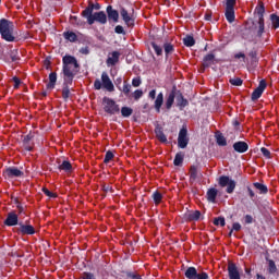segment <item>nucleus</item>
<instances>
[{
	"mask_svg": "<svg viewBox=\"0 0 279 279\" xmlns=\"http://www.w3.org/2000/svg\"><path fill=\"white\" fill-rule=\"evenodd\" d=\"M132 112H133V110L130 107H123L121 109V114H122V117H125V118L132 117Z\"/></svg>",
	"mask_w": 279,
	"mask_h": 279,
	"instance_id": "obj_34",
	"label": "nucleus"
},
{
	"mask_svg": "<svg viewBox=\"0 0 279 279\" xmlns=\"http://www.w3.org/2000/svg\"><path fill=\"white\" fill-rule=\"evenodd\" d=\"M196 279H208V274L206 272H202L196 275Z\"/></svg>",
	"mask_w": 279,
	"mask_h": 279,
	"instance_id": "obj_59",
	"label": "nucleus"
},
{
	"mask_svg": "<svg viewBox=\"0 0 279 279\" xmlns=\"http://www.w3.org/2000/svg\"><path fill=\"white\" fill-rule=\"evenodd\" d=\"M271 23H272V27H275V29H278V27H279V16L278 15H271Z\"/></svg>",
	"mask_w": 279,
	"mask_h": 279,
	"instance_id": "obj_39",
	"label": "nucleus"
},
{
	"mask_svg": "<svg viewBox=\"0 0 279 279\" xmlns=\"http://www.w3.org/2000/svg\"><path fill=\"white\" fill-rule=\"evenodd\" d=\"M225 16L229 23H234V9L226 8Z\"/></svg>",
	"mask_w": 279,
	"mask_h": 279,
	"instance_id": "obj_25",
	"label": "nucleus"
},
{
	"mask_svg": "<svg viewBox=\"0 0 279 279\" xmlns=\"http://www.w3.org/2000/svg\"><path fill=\"white\" fill-rule=\"evenodd\" d=\"M59 169L60 171H65L69 173L73 169V166H71V162L63 160L61 163L59 162Z\"/></svg>",
	"mask_w": 279,
	"mask_h": 279,
	"instance_id": "obj_24",
	"label": "nucleus"
},
{
	"mask_svg": "<svg viewBox=\"0 0 279 279\" xmlns=\"http://www.w3.org/2000/svg\"><path fill=\"white\" fill-rule=\"evenodd\" d=\"M234 151H238V154H245L247 151L248 146L245 142H236L233 144Z\"/></svg>",
	"mask_w": 279,
	"mask_h": 279,
	"instance_id": "obj_14",
	"label": "nucleus"
},
{
	"mask_svg": "<svg viewBox=\"0 0 279 279\" xmlns=\"http://www.w3.org/2000/svg\"><path fill=\"white\" fill-rule=\"evenodd\" d=\"M234 5H236V0H226L227 9H234Z\"/></svg>",
	"mask_w": 279,
	"mask_h": 279,
	"instance_id": "obj_44",
	"label": "nucleus"
},
{
	"mask_svg": "<svg viewBox=\"0 0 279 279\" xmlns=\"http://www.w3.org/2000/svg\"><path fill=\"white\" fill-rule=\"evenodd\" d=\"M183 43H184L185 47H193V45H195V39L193 38V36H186L183 39Z\"/></svg>",
	"mask_w": 279,
	"mask_h": 279,
	"instance_id": "obj_33",
	"label": "nucleus"
},
{
	"mask_svg": "<svg viewBox=\"0 0 279 279\" xmlns=\"http://www.w3.org/2000/svg\"><path fill=\"white\" fill-rule=\"evenodd\" d=\"M77 69H80V64L77 63V59H75V57H63L64 82L71 84V82H73V77H75V73H77Z\"/></svg>",
	"mask_w": 279,
	"mask_h": 279,
	"instance_id": "obj_1",
	"label": "nucleus"
},
{
	"mask_svg": "<svg viewBox=\"0 0 279 279\" xmlns=\"http://www.w3.org/2000/svg\"><path fill=\"white\" fill-rule=\"evenodd\" d=\"M230 84H232V86H241L243 84V80L240 77L230 78Z\"/></svg>",
	"mask_w": 279,
	"mask_h": 279,
	"instance_id": "obj_37",
	"label": "nucleus"
},
{
	"mask_svg": "<svg viewBox=\"0 0 279 279\" xmlns=\"http://www.w3.org/2000/svg\"><path fill=\"white\" fill-rule=\"evenodd\" d=\"M232 230H235V232H239V230H241V223L239 222L233 223Z\"/></svg>",
	"mask_w": 279,
	"mask_h": 279,
	"instance_id": "obj_60",
	"label": "nucleus"
},
{
	"mask_svg": "<svg viewBox=\"0 0 279 279\" xmlns=\"http://www.w3.org/2000/svg\"><path fill=\"white\" fill-rule=\"evenodd\" d=\"M248 195L250 197H254V191H252V189L248 187Z\"/></svg>",
	"mask_w": 279,
	"mask_h": 279,
	"instance_id": "obj_64",
	"label": "nucleus"
},
{
	"mask_svg": "<svg viewBox=\"0 0 279 279\" xmlns=\"http://www.w3.org/2000/svg\"><path fill=\"white\" fill-rule=\"evenodd\" d=\"M33 138H34V135H32V133L24 136V145H25V149H27V151H32V146H28V144H29V141H32Z\"/></svg>",
	"mask_w": 279,
	"mask_h": 279,
	"instance_id": "obj_31",
	"label": "nucleus"
},
{
	"mask_svg": "<svg viewBox=\"0 0 279 279\" xmlns=\"http://www.w3.org/2000/svg\"><path fill=\"white\" fill-rule=\"evenodd\" d=\"M197 269H195V267H189L185 270V278L187 279H197Z\"/></svg>",
	"mask_w": 279,
	"mask_h": 279,
	"instance_id": "obj_21",
	"label": "nucleus"
},
{
	"mask_svg": "<svg viewBox=\"0 0 279 279\" xmlns=\"http://www.w3.org/2000/svg\"><path fill=\"white\" fill-rule=\"evenodd\" d=\"M153 49L157 56H162V48H160V46L153 44Z\"/></svg>",
	"mask_w": 279,
	"mask_h": 279,
	"instance_id": "obj_45",
	"label": "nucleus"
},
{
	"mask_svg": "<svg viewBox=\"0 0 279 279\" xmlns=\"http://www.w3.org/2000/svg\"><path fill=\"white\" fill-rule=\"evenodd\" d=\"M229 279H241V274L235 264L230 263L228 265Z\"/></svg>",
	"mask_w": 279,
	"mask_h": 279,
	"instance_id": "obj_9",
	"label": "nucleus"
},
{
	"mask_svg": "<svg viewBox=\"0 0 279 279\" xmlns=\"http://www.w3.org/2000/svg\"><path fill=\"white\" fill-rule=\"evenodd\" d=\"M56 82H58V74H56V72H51L49 74V83L47 84V88L50 90L56 88Z\"/></svg>",
	"mask_w": 279,
	"mask_h": 279,
	"instance_id": "obj_18",
	"label": "nucleus"
},
{
	"mask_svg": "<svg viewBox=\"0 0 279 279\" xmlns=\"http://www.w3.org/2000/svg\"><path fill=\"white\" fill-rule=\"evenodd\" d=\"M107 14L109 21H112L113 23H119V12L112 9L111 5L107 7Z\"/></svg>",
	"mask_w": 279,
	"mask_h": 279,
	"instance_id": "obj_12",
	"label": "nucleus"
},
{
	"mask_svg": "<svg viewBox=\"0 0 279 279\" xmlns=\"http://www.w3.org/2000/svg\"><path fill=\"white\" fill-rule=\"evenodd\" d=\"M207 199L208 202L215 203V199H217V189L208 190Z\"/></svg>",
	"mask_w": 279,
	"mask_h": 279,
	"instance_id": "obj_27",
	"label": "nucleus"
},
{
	"mask_svg": "<svg viewBox=\"0 0 279 279\" xmlns=\"http://www.w3.org/2000/svg\"><path fill=\"white\" fill-rule=\"evenodd\" d=\"M199 217H202V213L195 210L185 213L183 219H185V221H199Z\"/></svg>",
	"mask_w": 279,
	"mask_h": 279,
	"instance_id": "obj_11",
	"label": "nucleus"
},
{
	"mask_svg": "<svg viewBox=\"0 0 279 279\" xmlns=\"http://www.w3.org/2000/svg\"><path fill=\"white\" fill-rule=\"evenodd\" d=\"M184 162V155L182 153H178L174 157V166L180 167Z\"/></svg>",
	"mask_w": 279,
	"mask_h": 279,
	"instance_id": "obj_30",
	"label": "nucleus"
},
{
	"mask_svg": "<svg viewBox=\"0 0 279 279\" xmlns=\"http://www.w3.org/2000/svg\"><path fill=\"white\" fill-rule=\"evenodd\" d=\"M214 225L221 226V227L226 226V218L225 217L215 218Z\"/></svg>",
	"mask_w": 279,
	"mask_h": 279,
	"instance_id": "obj_35",
	"label": "nucleus"
},
{
	"mask_svg": "<svg viewBox=\"0 0 279 279\" xmlns=\"http://www.w3.org/2000/svg\"><path fill=\"white\" fill-rule=\"evenodd\" d=\"M189 101L186 99H183L182 97H180V100H179V106L181 108H185V106H187Z\"/></svg>",
	"mask_w": 279,
	"mask_h": 279,
	"instance_id": "obj_54",
	"label": "nucleus"
},
{
	"mask_svg": "<svg viewBox=\"0 0 279 279\" xmlns=\"http://www.w3.org/2000/svg\"><path fill=\"white\" fill-rule=\"evenodd\" d=\"M71 95V92L69 90V87H64L62 92L63 99H66Z\"/></svg>",
	"mask_w": 279,
	"mask_h": 279,
	"instance_id": "obj_52",
	"label": "nucleus"
},
{
	"mask_svg": "<svg viewBox=\"0 0 279 279\" xmlns=\"http://www.w3.org/2000/svg\"><path fill=\"white\" fill-rule=\"evenodd\" d=\"M163 49H165L166 56H169V53H173V45L171 44H165Z\"/></svg>",
	"mask_w": 279,
	"mask_h": 279,
	"instance_id": "obj_38",
	"label": "nucleus"
},
{
	"mask_svg": "<svg viewBox=\"0 0 279 279\" xmlns=\"http://www.w3.org/2000/svg\"><path fill=\"white\" fill-rule=\"evenodd\" d=\"M10 58L12 62H16L19 60V52L17 51H11L10 52Z\"/></svg>",
	"mask_w": 279,
	"mask_h": 279,
	"instance_id": "obj_49",
	"label": "nucleus"
},
{
	"mask_svg": "<svg viewBox=\"0 0 279 279\" xmlns=\"http://www.w3.org/2000/svg\"><path fill=\"white\" fill-rule=\"evenodd\" d=\"M120 14H121L125 25H128L129 27L134 25V19H132V16H130V13H128V11L125 9H122L120 11Z\"/></svg>",
	"mask_w": 279,
	"mask_h": 279,
	"instance_id": "obj_16",
	"label": "nucleus"
},
{
	"mask_svg": "<svg viewBox=\"0 0 279 279\" xmlns=\"http://www.w3.org/2000/svg\"><path fill=\"white\" fill-rule=\"evenodd\" d=\"M255 14L258 17V31H257V35L258 36H263V33L265 32V19L263 17L265 14V5L264 4H259L256 9H255Z\"/></svg>",
	"mask_w": 279,
	"mask_h": 279,
	"instance_id": "obj_3",
	"label": "nucleus"
},
{
	"mask_svg": "<svg viewBox=\"0 0 279 279\" xmlns=\"http://www.w3.org/2000/svg\"><path fill=\"white\" fill-rule=\"evenodd\" d=\"M64 38L66 40H70V43H75V40L77 39V35H75V33L73 32H68V33H64Z\"/></svg>",
	"mask_w": 279,
	"mask_h": 279,
	"instance_id": "obj_32",
	"label": "nucleus"
},
{
	"mask_svg": "<svg viewBox=\"0 0 279 279\" xmlns=\"http://www.w3.org/2000/svg\"><path fill=\"white\" fill-rule=\"evenodd\" d=\"M255 189L259 191V193H267V187L260 183H254Z\"/></svg>",
	"mask_w": 279,
	"mask_h": 279,
	"instance_id": "obj_40",
	"label": "nucleus"
},
{
	"mask_svg": "<svg viewBox=\"0 0 279 279\" xmlns=\"http://www.w3.org/2000/svg\"><path fill=\"white\" fill-rule=\"evenodd\" d=\"M5 226H16L19 223V216L14 213H10L4 221Z\"/></svg>",
	"mask_w": 279,
	"mask_h": 279,
	"instance_id": "obj_17",
	"label": "nucleus"
},
{
	"mask_svg": "<svg viewBox=\"0 0 279 279\" xmlns=\"http://www.w3.org/2000/svg\"><path fill=\"white\" fill-rule=\"evenodd\" d=\"M13 82H14V88H19V86H21V80L19 77H13Z\"/></svg>",
	"mask_w": 279,
	"mask_h": 279,
	"instance_id": "obj_58",
	"label": "nucleus"
},
{
	"mask_svg": "<svg viewBox=\"0 0 279 279\" xmlns=\"http://www.w3.org/2000/svg\"><path fill=\"white\" fill-rule=\"evenodd\" d=\"M86 10H92V14L94 10H101V5H99V3L96 4H89V7L86 8Z\"/></svg>",
	"mask_w": 279,
	"mask_h": 279,
	"instance_id": "obj_47",
	"label": "nucleus"
},
{
	"mask_svg": "<svg viewBox=\"0 0 279 279\" xmlns=\"http://www.w3.org/2000/svg\"><path fill=\"white\" fill-rule=\"evenodd\" d=\"M148 96L150 99H156V89L150 90Z\"/></svg>",
	"mask_w": 279,
	"mask_h": 279,
	"instance_id": "obj_61",
	"label": "nucleus"
},
{
	"mask_svg": "<svg viewBox=\"0 0 279 279\" xmlns=\"http://www.w3.org/2000/svg\"><path fill=\"white\" fill-rule=\"evenodd\" d=\"M213 60H215V56H213V54H207V56L204 58L205 65L208 66V64H210V63L213 62Z\"/></svg>",
	"mask_w": 279,
	"mask_h": 279,
	"instance_id": "obj_43",
	"label": "nucleus"
},
{
	"mask_svg": "<svg viewBox=\"0 0 279 279\" xmlns=\"http://www.w3.org/2000/svg\"><path fill=\"white\" fill-rule=\"evenodd\" d=\"M132 88V85L128 84V82H124V85L122 87V93H124V95H130V90Z\"/></svg>",
	"mask_w": 279,
	"mask_h": 279,
	"instance_id": "obj_41",
	"label": "nucleus"
},
{
	"mask_svg": "<svg viewBox=\"0 0 279 279\" xmlns=\"http://www.w3.org/2000/svg\"><path fill=\"white\" fill-rule=\"evenodd\" d=\"M132 86H134L135 88H138V86H141V78L138 77L133 78Z\"/></svg>",
	"mask_w": 279,
	"mask_h": 279,
	"instance_id": "obj_51",
	"label": "nucleus"
},
{
	"mask_svg": "<svg viewBox=\"0 0 279 279\" xmlns=\"http://www.w3.org/2000/svg\"><path fill=\"white\" fill-rule=\"evenodd\" d=\"M133 97H134V99H136V100L141 99V98L143 97V90H141V89L135 90V92L133 93Z\"/></svg>",
	"mask_w": 279,
	"mask_h": 279,
	"instance_id": "obj_48",
	"label": "nucleus"
},
{
	"mask_svg": "<svg viewBox=\"0 0 279 279\" xmlns=\"http://www.w3.org/2000/svg\"><path fill=\"white\" fill-rule=\"evenodd\" d=\"M24 173L23 171L19 170L17 168H8L4 171V177L5 178H23Z\"/></svg>",
	"mask_w": 279,
	"mask_h": 279,
	"instance_id": "obj_10",
	"label": "nucleus"
},
{
	"mask_svg": "<svg viewBox=\"0 0 279 279\" xmlns=\"http://www.w3.org/2000/svg\"><path fill=\"white\" fill-rule=\"evenodd\" d=\"M153 199H154L155 204H160V202L162 199V194H160V192L153 193Z\"/></svg>",
	"mask_w": 279,
	"mask_h": 279,
	"instance_id": "obj_36",
	"label": "nucleus"
},
{
	"mask_svg": "<svg viewBox=\"0 0 279 279\" xmlns=\"http://www.w3.org/2000/svg\"><path fill=\"white\" fill-rule=\"evenodd\" d=\"M94 87L96 88V90H101V81L96 80L94 83Z\"/></svg>",
	"mask_w": 279,
	"mask_h": 279,
	"instance_id": "obj_56",
	"label": "nucleus"
},
{
	"mask_svg": "<svg viewBox=\"0 0 279 279\" xmlns=\"http://www.w3.org/2000/svg\"><path fill=\"white\" fill-rule=\"evenodd\" d=\"M102 104L104 110L105 112H108V114H117V112H119V105H117L114 100L110 98H104Z\"/></svg>",
	"mask_w": 279,
	"mask_h": 279,
	"instance_id": "obj_4",
	"label": "nucleus"
},
{
	"mask_svg": "<svg viewBox=\"0 0 279 279\" xmlns=\"http://www.w3.org/2000/svg\"><path fill=\"white\" fill-rule=\"evenodd\" d=\"M245 221H246V223H252V221H253L252 216H250V215L245 216Z\"/></svg>",
	"mask_w": 279,
	"mask_h": 279,
	"instance_id": "obj_62",
	"label": "nucleus"
},
{
	"mask_svg": "<svg viewBox=\"0 0 279 279\" xmlns=\"http://www.w3.org/2000/svg\"><path fill=\"white\" fill-rule=\"evenodd\" d=\"M121 54L118 51H113L111 54H109L107 59V66H114L117 62H119V57Z\"/></svg>",
	"mask_w": 279,
	"mask_h": 279,
	"instance_id": "obj_15",
	"label": "nucleus"
},
{
	"mask_svg": "<svg viewBox=\"0 0 279 279\" xmlns=\"http://www.w3.org/2000/svg\"><path fill=\"white\" fill-rule=\"evenodd\" d=\"M219 184L220 186H227V193H234V189H236V182L229 177H220Z\"/></svg>",
	"mask_w": 279,
	"mask_h": 279,
	"instance_id": "obj_5",
	"label": "nucleus"
},
{
	"mask_svg": "<svg viewBox=\"0 0 279 279\" xmlns=\"http://www.w3.org/2000/svg\"><path fill=\"white\" fill-rule=\"evenodd\" d=\"M234 58L236 59V60H245V53H243V52H239V53H235L234 54Z\"/></svg>",
	"mask_w": 279,
	"mask_h": 279,
	"instance_id": "obj_57",
	"label": "nucleus"
},
{
	"mask_svg": "<svg viewBox=\"0 0 279 279\" xmlns=\"http://www.w3.org/2000/svg\"><path fill=\"white\" fill-rule=\"evenodd\" d=\"M43 192L45 193V195H47V197H56V194L49 191L47 187H44Z\"/></svg>",
	"mask_w": 279,
	"mask_h": 279,
	"instance_id": "obj_50",
	"label": "nucleus"
},
{
	"mask_svg": "<svg viewBox=\"0 0 279 279\" xmlns=\"http://www.w3.org/2000/svg\"><path fill=\"white\" fill-rule=\"evenodd\" d=\"M265 88H267V83H265V81H260L258 87L252 94V100L256 101V99H260Z\"/></svg>",
	"mask_w": 279,
	"mask_h": 279,
	"instance_id": "obj_8",
	"label": "nucleus"
},
{
	"mask_svg": "<svg viewBox=\"0 0 279 279\" xmlns=\"http://www.w3.org/2000/svg\"><path fill=\"white\" fill-rule=\"evenodd\" d=\"M20 231L22 232V234H35L36 230L34 229V227L32 225H22L20 227Z\"/></svg>",
	"mask_w": 279,
	"mask_h": 279,
	"instance_id": "obj_19",
	"label": "nucleus"
},
{
	"mask_svg": "<svg viewBox=\"0 0 279 279\" xmlns=\"http://www.w3.org/2000/svg\"><path fill=\"white\" fill-rule=\"evenodd\" d=\"M210 19H213V15L210 13H207L205 15V21H210Z\"/></svg>",
	"mask_w": 279,
	"mask_h": 279,
	"instance_id": "obj_63",
	"label": "nucleus"
},
{
	"mask_svg": "<svg viewBox=\"0 0 279 279\" xmlns=\"http://www.w3.org/2000/svg\"><path fill=\"white\" fill-rule=\"evenodd\" d=\"M112 158H114V154L112 151L108 150L106 153L104 162L108 163L110 160H112Z\"/></svg>",
	"mask_w": 279,
	"mask_h": 279,
	"instance_id": "obj_42",
	"label": "nucleus"
},
{
	"mask_svg": "<svg viewBox=\"0 0 279 279\" xmlns=\"http://www.w3.org/2000/svg\"><path fill=\"white\" fill-rule=\"evenodd\" d=\"M190 173L192 180H199V178H202V172H199V170L195 166L191 167Z\"/></svg>",
	"mask_w": 279,
	"mask_h": 279,
	"instance_id": "obj_23",
	"label": "nucleus"
},
{
	"mask_svg": "<svg viewBox=\"0 0 279 279\" xmlns=\"http://www.w3.org/2000/svg\"><path fill=\"white\" fill-rule=\"evenodd\" d=\"M82 16L87 20L88 25H93L95 22L100 23V25H106L108 23V16L104 11L92 13V9H85L82 12Z\"/></svg>",
	"mask_w": 279,
	"mask_h": 279,
	"instance_id": "obj_2",
	"label": "nucleus"
},
{
	"mask_svg": "<svg viewBox=\"0 0 279 279\" xmlns=\"http://www.w3.org/2000/svg\"><path fill=\"white\" fill-rule=\"evenodd\" d=\"M163 101H165V96L162 95V93H159L155 100V109L157 110V112H160V108H162Z\"/></svg>",
	"mask_w": 279,
	"mask_h": 279,
	"instance_id": "obj_20",
	"label": "nucleus"
},
{
	"mask_svg": "<svg viewBox=\"0 0 279 279\" xmlns=\"http://www.w3.org/2000/svg\"><path fill=\"white\" fill-rule=\"evenodd\" d=\"M12 32L14 29L5 31V33H1V36L4 40H8V43H12L14 40V36L12 35Z\"/></svg>",
	"mask_w": 279,
	"mask_h": 279,
	"instance_id": "obj_28",
	"label": "nucleus"
},
{
	"mask_svg": "<svg viewBox=\"0 0 279 279\" xmlns=\"http://www.w3.org/2000/svg\"><path fill=\"white\" fill-rule=\"evenodd\" d=\"M116 34H125V31L123 29V26L118 25L114 28Z\"/></svg>",
	"mask_w": 279,
	"mask_h": 279,
	"instance_id": "obj_53",
	"label": "nucleus"
},
{
	"mask_svg": "<svg viewBox=\"0 0 279 279\" xmlns=\"http://www.w3.org/2000/svg\"><path fill=\"white\" fill-rule=\"evenodd\" d=\"M173 101H175V94L170 93L166 101V108H168V110L171 109V107L173 106Z\"/></svg>",
	"mask_w": 279,
	"mask_h": 279,
	"instance_id": "obj_29",
	"label": "nucleus"
},
{
	"mask_svg": "<svg viewBox=\"0 0 279 279\" xmlns=\"http://www.w3.org/2000/svg\"><path fill=\"white\" fill-rule=\"evenodd\" d=\"M216 142L220 147H226L228 145L226 137L221 133H216Z\"/></svg>",
	"mask_w": 279,
	"mask_h": 279,
	"instance_id": "obj_26",
	"label": "nucleus"
},
{
	"mask_svg": "<svg viewBox=\"0 0 279 279\" xmlns=\"http://www.w3.org/2000/svg\"><path fill=\"white\" fill-rule=\"evenodd\" d=\"M101 82L106 90H108L109 93H112V90H114V84H112V81L110 80V76H108V73L102 72Z\"/></svg>",
	"mask_w": 279,
	"mask_h": 279,
	"instance_id": "obj_7",
	"label": "nucleus"
},
{
	"mask_svg": "<svg viewBox=\"0 0 279 279\" xmlns=\"http://www.w3.org/2000/svg\"><path fill=\"white\" fill-rule=\"evenodd\" d=\"M10 29H14V24L5 19L0 20V34Z\"/></svg>",
	"mask_w": 279,
	"mask_h": 279,
	"instance_id": "obj_13",
	"label": "nucleus"
},
{
	"mask_svg": "<svg viewBox=\"0 0 279 279\" xmlns=\"http://www.w3.org/2000/svg\"><path fill=\"white\" fill-rule=\"evenodd\" d=\"M276 271H277L276 263H274V260H269V272L276 274Z\"/></svg>",
	"mask_w": 279,
	"mask_h": 279,
	"instance_id": "obj_46",
	"label": "nucleus"
},
{
	"mask_svg": "<svg viewBox=\"0 0 279 279\" xmlns=\"http://www.w3.org/2000/svg\"><path fill=\"white\" fill-rule=\"evenodd\" d=\"M155 134H156L158 141H160V143H167V135H165V132H162V129L157 126L155 129Z\"/></svg>",
	"mask_w": 279,
	"mask_h": 279,
	"instance_id": "obj_22",
	"label": "nucleus"
},
{
	"mask_svg": "<svg viewBox=\"0 0 279 279\" xmlns=\"http://www.w3.org/2000/svg\"><path fill=\"white\" fill-rule=\"evenodd\" d=\"M260 151H262L263 156H265L266 158H269V156L271 154V153H269V149H267L265 147H262Z\"/></svg>",
	"mask_w": 279,
	"mask_h": 279,
	"instance_id": "obj_55",
	"label": "nucleus"
},
{
	"mask_svg": "<svg viewBox=\"0 0 279 279\" xmlns=\"http://www.w3.org/2000/svg\"><path fill=\"white\" fill-rule=\"evenodd\" d=\"M187 145H189L187 131L186 129H181L178 137V146L180 147V149H186Z\"/></svg>",
	"mask_w": 279,
	"mask_h": 279,
	"instance_id": "obj_6",
	"label": "nucleus"
}]
</instances>
